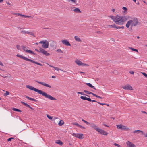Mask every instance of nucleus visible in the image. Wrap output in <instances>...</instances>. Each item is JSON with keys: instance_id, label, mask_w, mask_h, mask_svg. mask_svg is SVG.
Returning a JSON list of instances; mask_svg holds the SVG:
<instances>
[{"instance_id": "nucleus-31", "label": "nucleus", "mask_w": 147, "mask_h": 147, "mask_svg": "<svg viewBox=\"0 0 147 147\" xmlns=\"http://www.w3.org/2000/svg\"><path fill=\"white\" fill-rule=\"evenodd\" d=\"M78 94H81V95H86V96L88 97H89V96L88 95H86V94H84V93L83 92H78Z\"/></svg>"}, {"instance_id": "nucleus-12", "label": "nucleus", "mask_w": 147, "mask_h": 147, "mask_svg": "<svg viewBox=\"0 0 147 147\" xmlns=\"http://www.w3.org/2000/svg\"><path fill=\"white\" fill-rule=\"evenodd\" d=\"M91 127L94 129L96 130L97 131H98L100 129L99 128H98L97 126H96L95 124L93 123L91 124Z\"/></svg>"}, {"instance_id": "nucleus-41", "label": "nucleus", "mask_w": 147, "mask_h": 147, "mask_svg": "<svg viewBox=\"0 0 147 147\" xmlns=\"http://www.w3.org/2000/svg\"><path fill=\"white\" fill-rule=\"evenodd\" d=\"M16 48L18 50H21V48L20 47V46L18 45H16Z\"/></svg>"}, {"instance_id": "nucleus-43", "label": "nucleus", "mask_w": 147, "mask_h": 147, "mask_svg": "<svg viewBox=\"0 0 147 147\" xmlns=\"http://www.w3.org/2000/svg\"><path fill=\"white\" fill-rule=\"evenodd\" d=\"M141 73L146 77L147 78V74L144 72H141Z\"/></svg>"}, {"instance_id": "nucleus-35", "label": "nucleus", "mask_w": 147, "mask_h": 147, "mask_svg": "<svg viewBox=\"0 0 147 147\" xmlns=\"http://www.w3.org/2000/svg\"><path fill=\"white\" fill-rule=\"evenodd\" d=\"M21 47H22L24 51L26 52V50H28L27 49L26 47H25L22 46H21Z\"/></svg>"}, {"instance_id": "nucleus-46", "label": "nucleus", "mask_w": 147, "mask_h": 147, "mask_svg": "<svg viewBox=\"0 0 147 147\" xmlns=\"http://www.w3.org/2000/svg\"><path fill=\"white\" fill-rule=\"evenodd\" d=\"M122 9L125 11H127V8L124 7H123Z\"/></svg>"}, {"instance_id": "nucleus-58", "label": "nucleus", "mask_w": 147, "mask_h": 147, "mask_svg": "<svg viewBox=\"0 0 147 147\" xmlns=\"http://www.w3.org/2000/svg\"><path fill=\"white\" fill-rule=\"evenodd\" d=\"M18 16H21L24 17V15H22V14H18Z\"/></svg>"}, {"instance_id": "nucleus-64", "label": "nucleus", "mask_w": 147, "mask_h": 147, "mask_svg": "<svg viewBox=\"0 0 147 147\" xmlns=\"http://www.w3.org/2000/svg\"><path fill=\"white\" fill-rule=\"evenodd\" d=\"M142 1L144 3H145V4H146L147 5V3L144 1L143 0Z\"/></svg>"}, {"instance_id": "nucleus-3", "label": "nucleus", "mask_w": 147, "mask_h": 147, "mask_svg": "<svg viewBox=\"0 0 147 147\" xmlns=\"http://www.w3.org/2000/svg\"><path fill=\"white\" fill-rule=\"evenodd\" d=\"M26 87L27 88L32 90H33L35 92H37L38 94L42 95L45 97H46V93L43 92L42 91L36 89L34 87L29 85H26Z\"/></svg>"}, {"instance_id": "nucleus-17", "label": "nucleus", "mask_w": 147, "mask_h": 147, "mask_svg": "<svg viewBox=\"0 0 147 147\" xmlns=\"http://www.w3.org/2000/svg\"><path fill=\"white\" fill-rule=\"evenodd\" d=\"M74 39L77 42H82V40L80 38L77 36H74Z\"/></svg>"}, {"instance_id": "nucleus-39", "label": "nucleus", "mask_w": 147, "mask_h": 147, "mask_svg": "<svg viewBox=\"0 0 147 147\" xmlns=\"http://www.w3.org/2000/svg\"><path fill=\"white\" fill-rule=\"evenodd\" d=\"M116 28L117 29H123L124 28V27L123 26H122L121 27H119V26H116Z\"/></svg>"}, {"instance_id": "nucleus-49", "label": "nucleus", "mask_w": 147, "mask_h": 147, "mask_svg": "<svg viewBox=\"0 0 147 147\" xmlns=\"http://www.w3.org/2000/svg\"><path fill=\"white\" fill-rule=\"evenodd\" d=\"M74 124L78 127L80 125L77 123H74Z\"/></svg>"}, {"instance_id": "nucleus-1", "label": "nucleus", "mask_w": 147, "mask_h": 147, "mask_svg": "<svg viewBox=\"0 0 147 147\" xmlns=\"http://www.w3.org/2000/svg\"><path fill=\"white\" fill-rule=\"evenodd\" d=\"M109 17L111 18L113 21L118 25H123L125 22L127 20V18L126 16H120L119 15H117L115 16H110Z\"/></svg>"}, {"instance_id": "nucleus-55", "label": "nucleus", "mask_w": 147, "mask_h": 147, "mask_svg": "<svg viewBox=\"0 0 147 147\" xmlns=\"http://www.w3.org/2000/svg\"><path fill=\"white\" fill-rule=\"evenodd\" d=\"M129 73L131 74H133L134 73V71H130L129 72Z\"/></svg>"}, {"instance_id": "nucleus-38", "label": "nucleus", "mask_w": 147, "mask_h": 147, "mask_svg": "<svg viewBox=\"0 0 147 147\" xmlns=\"http://www.w3.org/2000/svg\"><path fill=\"white\" fill-rule=\"evenodd\" d=\"M82 121H83L87 125H89L90 124V123L87 121H86L85 120H84V119H82Z\"/></svg>"}, {"instance_id": "nucleus-27", "label": "nucleus", "mask_w": 147, "mask_h": 147, "mask_svg": "<svg viewBox=\"0 0 147 147\" xmlns=\"http://www.w3.org/2000/svg\"><path fill=\"white\" fill-rule=\"evenodd\" d=\"M26 34H27L29 35H32L34 37L35 36L34 34L32 32L27 31L26 32Z\"/></svg>"}, {"instance_id": "nucleus-54", "label": "nucleus", "mask_w": 147, "mask_h": 147, "mask_svg": "<svg viewBox=\"0 0 147 147\" xmlns=\"http://www.w3.org/2000/svg\"><path fill=\"white\" fill-rule=\"evenodd\" d=\"M98 103L99 104H100V105H105V103H100V102H98Z\"/></svg>"}, {"instance_id": "nucleus-16", "label": "nucleus", "mask_w": 147, "mask_h": 147, "mask_svg": "<svg viewBox=\"0 0 147 147\" xmlns=\"http://www.w3.org/2000/svg\"><path fill=\"white\" fill-rule=\"evenodd\" d=\"M47 98L51 100H56V99L51 96V95L47 94Z\"/></svg>"}, {"instance_id": "nucleus-15", "label": "nucleus", "mask_w": 147, "mask_h": 147, "mask_svg": "<svg viewBox=\"0 0 147 147\" xmlns=\"http://www.w3.org/2000/svg\"><path fill=\"white\" fill-rule=\"evenodd\" d=\"M40 44H42L41 46H42L44 48H46V41H41L39 42Z\"/></svg>"}, {"instance_id": "nucleus-45", "label": "nucleus", "mask_w": 147, "mask_h": 147, "mask_svg": "<svg viewBox=\"0 0 147 147\" xmlns=\"http://www.w3.org/2000/svg\"><path fill=\"white\" fill-rule=\"evenodd\" d=\"M79 127L84 129H85V128L84 127L80 125Z\"/></svg>"}, {"instance_id": "nucleus-19", "label": "nucleus", "mask_w": 147, "mask_h": 147, "mask_svg": "<svg viewBox=\"0 0 147 147\" xmlns=\"http://www.w3.org/2000/svg\"><path fill=\"white\" fill-rule=\"evenodd\" d=\"M85 84L86 85H87L89 87L92 88L95 90H96V89L95 88V87L94 86H93L92 84H91L90 83H86Z\"/></svg>"}, {"instance_id": "nucleus-61", "label": "nucleus", "mask_w": 147, "mask_h": 147, "mask_svg": "<svg viewBox=\"0 0 147 147\" xmlns=\"http://www.w3.org/2000/svg\"><path fill=\"white\" fill-rule=\"evenodd\" d=\"M97 98H100V99H102V98L99 96H97Z\"/></svg>"}, {"instance_id": "nucleus-30", "label": "nucleus", "mask_w": 147, "mask_h": 147, "mask_svg": "<svg viewBox=\"0 0 147 147\" xmlns=\"http://www.w3.org/2000/svg\"><path fill=\"white\" fill-rule=\"evenodd\" d=\"M84 92L88 94H92V92H90L87 90H84Z\"/></svg>"}, {"instance_id": "nucleus-6", "label": "nucleus", "mask_w": 147, "mask_h": 147, "mask_svg": "<svg viewBox=\"0 0 147 147\" xmlns=\"http://www.w3.org/2000/svg\"><path fill=\"white\" fill-rule=\"evenodd\" d=\"M72 135L80 139H82L83 138V135L82 134H78L73 133Z\"/></svg>"}, {"instance_id": "nucleus-57", "label": "nucleus", "mask_w": 147, "mask_h": 147, "mask_svg": "<svg viewBox=\"0 0 147 147\" xmlns=\"http://www.w3.org/2000/svg\"><path fill=\"white\" fill-rule=\"evenodd\" d=\"M28 107L30 109H31L32 110H33V109L32 107H31L29 105L28 106Z\"/></svg>"}, {"instance_id": "nucleus-42", "label": "nucleus", "mask_w": 147, "mask_h": 147, "mask_svg": "<svg viewBox=\"0 0 147 147\" xmlns=\"http://www.w3.org/2000/svg\"><path fill=\"white\" fill-rule=\"evenodd\" d=\"M114 145L117 146L118 147H121V146L120 145H119L117 144L116 143H115L114 144Z\"/></svg>"}, {"instance_id": "nucleus-23", "label": "nucleus", "mask_w": 147, "mask_h": 147, "mask_svg": "<svg viewBox=\"0 0 147 147\" xmlns=\"http://www.w3.org/2000/svg\"><path fill=\"white\" fill-rule=\"evenodd\" d=\"M134 133H137V134H139L140 133H143V131H142L140 130H135L133 131Z\"/></svg>"}, {"instance_id": "nucleus-13", "label": "nucleus", "mask_w": 147, "mask_h": 147, "mask_svg": "<svg viewBox=\"0 0 147 147\" xmlns=\"http://www.w3.org/2000/svg\"><path fill=\"white\" fill-rule=\"evenodd\" d=\"M73 8H74V9L73 11L75 13H81V11L79 8L76 7H74Z\"/></svg>"}, {"instance_id": "nucleus-8", "label": "nucleus", "mask_w": 147, "mask_h": 147, "mask_svg": "<svg viewBox=\"0 0 147 147\" xmlns=\"http://www.w3.org/2000/svg\"><path fill=\"white\" fill-rule=\"evenodd\" d=\"M122 88L126 90H132V88L131 86L129 85H127L123 86Z\"/></svg>"}, {"instance_id": "nucleus-47", "label": "nucleus", "mask_w": 147, "mask_h": 147, "mask_svg": "<svg viewBox=\"0 0 147 147\" xmlns=\"http://www.w3.org/2000/svg\"><path fill=\"white\" fill-rule=\"evenodd\" d=\"M68 1H71L73 3H76V0H68Z\"/></svg>"}, {"instance_id": "nucleus-56", "label": "nucleus", "mask_w": 147, "mask_h": 147, "mask_svg": "<svg viewBox=\"0 0 147 147\" xmlns=\"http://www.w3.org/2000/svg\"><path fill=\"white\" fill-rule=\"evenodd\" d=\"M0 65H1V66H4L3 64V63H2V62L1 61H0Z\"/></svg>"}, {"instance_id": "nucleus-5", "label": "nucleus", "mask_w": 147, "mask_h": 147, "mask_svg": "<svg viewBox=\"0 0 147 147\" xmlns=\"http://www.w3.org/2000/svg\"><path fill=\"white\" fill-rule=\"evenodd\" d=\"M117 127L118 129H120L121 130L126 131H128L129 130V129L126 126L123 125L121 124L117 125Z\"/></svg>"}, {"instance_id": "nucleus-48", "label": "nucleus", "mask_w": 147, "mask_h": 147, "mask_svg": "<svg viewBox=\"0 0 147 147\" xmlns=\"http://www.w3.org/2000/svg\"><path fill=\"white\" fill-rule=\"evenodd\" d=\"M143 134L144 136L147 137V133H142Z\"/></svg>"}, {"instance_id": "nucleus-24", "label": "nucleus", "mask_w": 147, "mask_h": 147, "mask_svg": "<svg viewBox=\"0 0 147 147\" xmlns=\"http://www.w3.org/2000/svg\"><path fill=\"white\" fill-rule=\"evenodd\" d=\"M64 124V122L62 120H60L59 122L58 123V125L60 126Z\"/></svg>"}, {"instance_id": "nucleus-52", "label": "nucleus", "mask_w": 147, "mask_h": 147, "mask_svg": "<svg viewBox=\"0 0 147 147\" xmlns=\"http://www.w3.org/2000/svg\"><path fill=\"white\" fill-rule=\"evenodd\" d=\"M49 45V42L47 41V48H48V47Z\"/></svg>"}, {"instance_id": "nucleus-37", "label": "nucleus", "mask_w": 147, "mask_h": 147, "mask_svg": "<svg viewBox=\"0 0 147 147\" xmlns=\"http://www.w3.org/2000/svg\"><path fill=\"white\" fill-rule=\"evenodd\" d=\"M47 117L50 120H51L53 118V117L49 115H47Z\"/></svg>"}, {"instance_id": "nucleus-25", "label": "nucleus", "mask_w": 147, "mask_h": 147, "mask_svg": "<svg viewBox=\"0 0 147 147\" xmlns=\"http://www.w3.org/2000/svg\"><path fill=\"white\" fill-rule=\"evenodd\" d=\"M56 143L60 145H62L63 143L60 140H57L56 141Z\"/></svg>"}, {"instance_id": "nucleus-29", "label": "nucleus", "mask_w": 147, "mask_h": 147, "mask_svg": "<svg viewBox=\"0 0 147 147\" xmlns=\"http://www.w3.org/2000/svg\"><path fill=\"white\" fill-rule=\"evenodd\" d=\"M108 26H109L110 27L112 28H116V26L115 24H114L112 25H108Z\"/></svg>"}, {"instance_id": "nucleus-40", "label": "nucleus", "mask_w": 147, "mask_h": 147, "mask_svg": "<svg viewBox=\"0 0 147 147\" xmlns=\"http://www.w3.org/2000/svg\"><path fill=\"white\" fill-rule=\"evenodd\" d=\"M9 92L7 91L6 92V93L4 94V95L5 96H6L7 95H9Z\"/></svg>"}, {"instance_id": "nucleus-34", "label": "nucleus", "mask_w": 147, "mask_h": 147, "mask_svg": "<svg viewBox=\"0 0 147 147\" xmlns=\"http://www.w3.org/2000/svg\"><path fill=\"white\" fill-rule=\"evenodd\" d=\"M129 49L132 50V51L138 52V50L136 49L133 48L132 47H129Z\"/></svg>"}, {"instance_id": "nucleus-28", "label": "nucleus", "mask_w": 147, "mask_h": 147, "mask_svg": "<svg viewBox=\"0 0 147 147\" xmlns=\"http://www.w3.org/2000/svg\"><path fill=\"white\" fill-rule=\"evenodd\" d=\"M12 110L14 111H17L19 112H21L22 111L21 110L15 108H13Z\"/></svg>"}, {"instance_id": "nucleus-53", "label": "nucleus", "mask_w": 147, "mask_h": 147, "mask_svg": "<svg viewBox=\"0 0 147 147\" xmlns=\"http://www.w3.org/2000/svg\"><path fill=\"white\" fill-rule=\"evenodd\" d=\"M47 87H49V88H51V86H50L48 84H47Z\"/></svg>"}, {"instance_id": "nucleus-50", "label": "nucleus", "mask_w": 147, "mask_h": 147, "mask_svg": "<svg viewBox=\"0 0 147 147\" xmlns=\"http://www.w3.org/2000/svg\"><path fill=\"white\" fill-rule=\"evenodd\" d=\"M92 94L93 96H95L97 97V96L98 95H96V94H94L92 92Z\"/></svg>"}, {"instance_id": "nucleus-11", "label": "nucleus", "mask_w": 147, "mask_h": 147, "mask_svg": "<svg viewBox=\"0 0 147 147\" xmlns=\"http://www.w3.org/2000/svg\"><path fill=\"white\" fill-rule=\"evenodd\" d=\"M98 132L101 134L104 135H107L108 134V133L106 132L104 130H102L100 128Z\"/></svg>"}, {"instance_id": "nucleus-14", "label": "nucleus", "mask_w": 147, "mask_h": 147, "mask_svg": "<svg viewBox=\"0 0 147 147\" xmlns=\"http://www.w3.org/2000/svg\"><path fill=\"white\" fill-rule=\"evenodd\" d=\"M80 98L82 99L86 100L90 102L91 101V100L90 98H87L85 96H81L80 97Z\"/></svg>"}, {"instance_id": "nucleus-22", "label": "nucleus", "mask_w": 147, "mask_h": 147, "mask_svg": "<svg viewBox=\"0 0 147 147\" xmlns=\"http://www.w3.org/2000/svg\"><path fill=\"white\" fill-rule=\"evenodd\" d=\"M49 66H50V65H49ZM50 66L52 67H53V68H54V69H55V70H57V71H59V70H61L62 71H63L61 69H59V68L57 67H54L53 66Z\"/></svg>"}, {"instance_id": "nucleus-62", "label": "nucleus", "mask_w": 147, "mask_h": 147, "mask_svg": "<svg viewBox=\"0 0 147 147\" xmlns=\"http://www.w3.org/2000/svg\"><path fill=\"white\" fill-rule=\"evenodd\" d=\"M11 140L10 139V138L7 139V141H11Z\"/></svg>"}, {"instance_id": "nucleus-63", "label": "nucleus", "mask_w": 147, "mask_h": 147, "mask_svg": "<svg viewBox=\"0 0 147 147\" xmlns=\"http://www.w3.org/2000/svg\"><path fill=\"white\" fill-rule=\"evenodd\" d=\"M103 125L105 127H109L108 126H107V125H106L105 124H103Z\"/></svg>"}, {"instance_id": "nucleus-4", "label": "nucleus", "mask_w": 147, "mask_h": 147, "mask_svg": "<svg viewBox=\"0 0 147 147\" xmlns=\"http://www.w3.org/2000/svg\"><path fill=\"white\" fill-rule=\"evenodd\" d=\"M16 56L22 58L25 60L30 61L33 63L36 64L38 65H41L40 63L35 62V61H34L33 60H31L29 59H28L27 58L25 57H24L22 55H20L19 54H17L16 55Z\"/></svg>"}, {"instance_id": "nucleus-51", "label": "nucleus", "mask_w": 147, "mask_h": 147, "mask_svg": "<svg viewBox=\"0 0 147 147\" xmlns=\"http://www.w3.org/2000/svg\"><path fill=\"white\" fill-rule=\"evenodd\" d=\"M141 112L142 113H145V114H147V112H146L145 111H141Z\"/></svg>"}, {"instance_id": "nucleus-2", "label": "nucleus", "mask_w": 147, "mask_h": 147, "mask_svg": "<svg viewBox=\"0 0 147 147\" xmlns=\"http://www.w3.org/2000/svg\"><path fill=\"white\" fill-rule=\"evenodd\" d=\"M140 24L138 19L136 18H134L127 21L126 24V26L127 28H128L131 26V27L139 25Z\"/></svg>"}, {"instance_id": "nucleus-7", "label": "nucleus", "mask_w": 147, "mask_h": 147, "mask_svg": "<svg viewBox=\"0 0 147 147\" xmlns=\"http://www.w3.org/2000/svg\"><path fill=\"white\" fill-rule=\"evenodd\" d=\"M75 62L76 64L79 66H88V65L83 63L82 62L78 59H76L75 60Z\"/></svg>"}, {"instance_id": "nucleus-60", "label": "nucleus", "mask_w": 147, "mask_h": 147, "mask_svg": "<svg viewBox=\"0 0 147 147\" xmlns=\"http://www.w3.org/2000/svg\"><path fill=\"white\" fill-rule=\"evenodd\" d=\"M92 102H97V101H96V100H91V101Z\"/></svg>"}, {"instance_id": "nucleus-32", "label": "nucleus", "mask_w": 147, "mask_h": 147, "mask_svg": "<svg viewBox=\"0 0 147 147\" xmlns=\"http://www.w3.org/2000/svg\"><path fill=\"white\" fill-rule=\"evenodd\" d=\"M21 103L27 107H28V106L29 105H28V104H27V103H26L22 101H21Z\"/></svg>"}, {"instance_id": "nucleus-26", "label": "nucleus", "mask_w": 147, "mask_h": 147, "mask_svg": "<svg viewBox=\"0 0 147 147\" xmlns=\"http://www.w3.org/2000/svg\"><path fill=\"white\" fill-rule=\"evenodd\" d=\"M36 82H38V83L41 84V85H42L45 86H46V83H44V82H39L38 81H36Z\"/></svg>"}, {"instance_id": "nucleus-10", "label": "nucleus", "mask_w": 147, "mask_h": 147, "mask_svg": "<svg viewBox=\"0 0 147 147\" xmlns=\"http://www.w3.org/2000/svg\"><path fill=\"white\" fill-rule=\"evenodd\" d=\"M127 147H136V146L133 143L128 141L126 143Z\"/></svg>"}, {"instance_id": "nucleus-21", "label": "nucleus", "mask_w": 147, "mask_h": 147, "mask_svg": "<svg viewBox=\"0 0 147 147\" xmlns=\"http://www.w3.org/2000/svg\"><path fill=\"white\" fill-rule=\"evenodd\" d=\"M26 52L28 53H30V54H32L34 55H35L36 54L35 53H34L33 51H31L30 50H26Z\"/></svg>"}, {"instance_id": "nucleus-44", "label": "nucleus", "mask_w": 147, "mask_h": 147, "mask_svg": "<svg viewBox=\"0 0 147 147\" xmlns=\"http://www.w3.org/2000/svg\"><path fill=\"white\" fill-rule=\"evenodd\" d=\"M26 32H27V31H25L22 30V31H21V33L22 34H26Z\"/></svg>"}, {"instance_id": "nucleus-59", "label": "nucleus", "mask_w": 147, "mask_h": 147, "mask_svg": "<svg viewBox=\"0 0 147 147\" xmlns=\"http://www.w3.org/2000/svg\"><path fill=\"white\" fill-rule=\"evenodd\" d=\"M6 3L7 4H8V5H11L9 2H8L7 1H6Z\"/></svg>"}, {"instance_id": "nucleus-18", "label": "nucleus", "mask_w": 147, "mask_h": 147, "mask_svg": "<svg viewBox=\"0 0 147 147\" xmlns=\"http://www.w3.org/2000/svg\"><path fill=\"white\" fill-rule=\"evenodd\" d=\"M39 52H41L42 53L46 55V51H45L43 48L39 47Z\"/></svg>"}, {"instance_id": "nucleus-33", "label": "nucleus", "mask_w": 147, "mask_h": 147, "mask_svg": "<svg viewBox=\"0 0 147 147\" xmlns=\"http://www.w3.org/2000/svg\"><path fill=\"white\" fill-rule=\"evenodd\" d=\"M21 103L27 107H28V106L29 105H28V104H27V103H26L22 101H21Z\"/></svg>"}, {"instance_id": "nucleus-9", "label": "nucleus", "mask_w": 147, "mask_h": 147, "mask_svg": "<svg viewBox=\"0 0 147 147\" xmlns=\"http://www.w3.org/2000/svg\"><path fill=\"white\" fill-rule=\"evenodd\" d=\"M62 43L65 45L67 46H71V44L67 40H61Z\"/></svg>"}, {"instance_id": "nucleus-36", "label": "nucleus", "mask_w": 147, "mask_h": 147, "mask_svg": "<svg viewBox=\"0 0 147 147\" xmlns=\"http://www.w3.org/2000/svg\"><path fill=\"white\" fill-rule=\"evenodd\" d=\"M56 51L58 53H63L62 51L60 49H59L58 50H57Z\"/></svg>"}, {"instance_id": "nucleus-20", "label": "nucleus", "mask_w": 147, "mask_h": 147, "mask_svg": "<svg viewBox=\"0 0 147 147\" xmlns=\"http://www.w3.org/2000/svg\"><path fill=\"white\" fill-rule=\"evenodd\" d=\"M25 96L28 99H29V100H32V101H35V102H36V100H35V99H34V98H31L29 97L28 96H27L25 95Z\"/></svg>"}]
</instances>
